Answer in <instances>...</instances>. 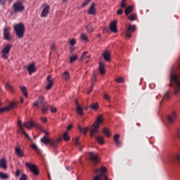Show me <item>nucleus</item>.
<instances>
[{"mask_svg":"<svg viewBox=\"0 0 180 180\" xmlns=\"http://www.w3.org/2000/svg\"><path fill=\"white\" fill-rule=\"evenodd\" d=\"M0 178L1 179H9V174L0 172Z\"/></svg>","mask_w":180,"mask_h":180,"instance_id":"f704fd0d","label":"nucleus"},{"mask_svg":"<svg viewBox=\"0 0 180 180\" xmlns=\"http://www.w3.org/2000/svg\"><path fill=\"white\" fill-rule=\"evenodd\" d=\"M70 135H68V132L63 133V140L65 141H70Z\"/></svg>","mask_w":180,"mask_h":180,"instance_id":"ea45409f","label":"nucleus"},{"mask_svg":"<svg viewBox=\"0 0 180 180\" xmlns=\"http://www.w3.org/2000/svg\"><path fill=\"white\" fill-rule=\"evenodd\" d=\"M89 158L91 160V161H92V162H94V164H98V162H99V154L98 153H95L94 152H90L89 153Z\"/></svg>","mask_w":180,"mask_h":180,"instance_id":"f8f14e48","label":"nucleus"},{"mask_svg":"<svg viewBox=\"0 0 180 180\" xmlns=\"http://www.w3.org/2000/svg\"><path fill=\"white\" fill-rule=\"evenodd\" d=\"M99 108V105L98 103L93 104L91 106V109H94V110H98V108Z\"/></svg>","mask_w":180,"mask_h":180,"instance_id":"09e8293b","label":"nucleus"},{"mask_svg":"<svg viewBox=\"0 0 180 180\" xmlns=\"http://www.w3.org/2000/svg\"><path fill=\"white\" fill-rule=\"evenodd\" d=\"M99 71L100 73L102 74V75H103V74L106 72V70H105V64L102 62L99 63Z\"/></svg>","mask_w":180,"mask_h":180,"instance_id":"a878e982","label":"nucleus"},{"mask_svg":"<svg viewBox=\"0 0 180 180\" xmlns=\"http://www.w3.org/2000/svg\"><path fill=\"white\" fill-rule=\"evenodd\" d=\"M49 110V107H44L42 109H41V112L43 114L47 112V111Z\"/></svg>","mask_w":180,"mask_h":180,"instance_id":"864d4df0","label":"nucleus"},{"mask_svg":"<svg viewBox=\"0 0 180 180\" xmlns=\"http://www.w3.org/2000/svg\"><path fill=\"white\" fill-rule=\"evenodd\" d=\"M14 32H15V35L18 39H23L25 37V33H26V27H25V24L20 22L16 24L13 27Z\"/></svg>","mask_w":180,"mask_h":180,"instance_id":"7ed1b4c3","label":"nucleus"},{"mask_svg":"<svg viewBox=\"0 0 180 180\" xmlns=\"http://www.w3.org/2000/svg\"><path fill=\"white\" fill-rule=\"evenodd\" d=\"M73 141L75 144V146H79V137H76L73 139Z\"/></svg>","mask_w":180,"mask_h":180,"instance_id":"49530a36","label":"nucleus"},{"mask_svg":"<svg viewBox=\"0 0 180 180\" xmlns=\"http://www.w3.org/2000/svg\"><path fill=\"white\" fill-rule=\"evenodd\" d=\"M176 158H177V160H180V155H176Z\"/></svg>","mask_w":180,"mask_h":180,"instance_id":"774afa93","label":"nucleus"},{"mask_svg":"<svg viewBox=\"0 0 180 180\" xmlns=\"http://www.w3.org/2000/svg\"><path fill=\"white\" fill-rule=\"evenodd\" d=\"M76 105H77V113L79 116H84V108L82 106L79 105L78 103V101L76 100Z\"/></svg>","mask_w":180,"mask_h":180,"instance_id":"aec40b11","label":"nucleus"},{"mask_svg":"<svg viewBox=\"0 0 180 180\" xmlns=\"http://www.w3.org/2000/svg\"><path fill=\"white\" fill-rule=\"evenodd\" d=\"M42 11L41 13V18H47L50 13V5L43 4L41 6Z\"/></svg>","mask_w":180,"mask_h":180,"instance_id":"1a4fd4ad","label":"nucleus"},{"mask_svg":"<svg viewBox=\"0 0 180 180\" xmlns=\"http://www.w3.org/2000/svg\"><path fill=\"white\" fill-rule=\"evenodd\" d=\"M176 117H178V112H176V111H172V112L168 117L169 123H174Z\"/></svg>","mask_w":180,"mask_h":180,"instance_id":"a211bd4d","label":"nucleus"},{"mask_svg":"<svg viewBox=\"0 0 180 180\" xmlns=\"http://www.w3.org/2000/svg\"><path fill=\"white\" fill-rule=\"evenodd\" d=\"M76 60H78V55H73L70 57V63H74Z\"/></svg>","mask_w":180,"mask_h":180,"instance_id":"a19ab883","label":"nucleus"},{"mask_svg":"<svg viewBox=\"0 0 180 180\" xmlns=\"http://www.w3.org/2000/svg\"><path fill=\"white\" fill-rule=\"evenodd\" d=\"M128 20H131V21H134L137 20V15L133 13L131 14L129 17H128Z\"/></svg>","mask_w":180,"mask_h":180,"instance_id":"e433bc0d","label":"nucleus"},{"mask_svg":"<svg viewBox=\"0 0 180 180\" xmlns=\"http://www.w3.org/2000/svg\"><path fill=\"white\" fill-rule=\"evenodd\" d=\"M170 98H171V96L169 95V91H167L165 94L163 98L160 101V103H162V101H168V99H170Z\"/></svg>","mask_w":180,"mask_h":180,"instance_id":"473e14b6","label":"nucleus"},{"mask_svg":"<svg viewBox=\"0 0 180 180\" xmlns=\"http://www.w3.org/2000/svg\"><path fill=\"white\" fill-rule=\"evenodd\" d=\"M136 30V25H129L125 32V36L130 39L131 37V33Z\"/></svg>","mask_w":180,"mask_h":180,"instance_id":"2eb2a0df","label":"nucleus"},{"mask_svg":"<svg viewBox=\"0 0 180 180\" xmlns=\"http://www.w3.org/2000/svg\"><path fill=\"white\" fill-rule=\"evenodd\" d=\"M93 89H94V85H91V86H90L89 91H87V94H91V92H92Z\"/></svg>","mask_w":180,"mask_h":180,"instance_id":"4d7b16f0","label":"nucleus"},{"mask_svg":"<svg viewBox=\"0 0 180 180\" xmlns=\"http://www.w3.org/2000/svg\"><path fill=\"white\" fill-rule=\"evenodd\" d=\"M5 88L6 89H7V91H9L10 92H15V90L13 89V87L12 86V85L9 83H6L5 84Z\"/></svg>","mask_w":180,"mask_h":180,"instance_id":"2f4dec72","label":"nucleus"},{"mask_svg":"<svg viewBox=\"0 0 180 180\" xmlns=\"http://www.w3.org/2000/svg\"><path fill=\"white\" fill-rule=\"evenodd\" d=\"M96 141H98L99 144H105V140H103V136H97Z\"/></svg>","mask_w":180,"mask_h":180,"instance_id":"72a5a7b5","label":"nucleus"},{"mask_svg":"<svg viewBox=\"0 0 180 180\" xmlns=\"http://www.w3.org/2000/svg\"><path fill=\"white\" fill-rule=\"evenodd\" d=\"M127 0H122L121 1V8H126L127 6Z\"/></svg>","mask_w":180,"mask_h":180,"instance_id":"79ce46f5","label":"nucleus"},{"mask_svg":"<svg viewBox=\"0 0 180 180\" xmlns=\"http://www.w3.org/2000/svg\"><path fill=\"white\" fill-rule=\"evenodd\" d=\"M103 57L105 61H110V52L105 51L103 53Z\"/></svg>","mask_w":180,"mask_h":180,"instance_id":"b1692460","label":"nucleus"},{"mask_svg":"<svg viewBox=\"0 0 180 180\" xmlns=\"http://www.w3.org/2000/svg\"><path fill=\"white\" fill-rule=\"evenodd\" d=\"M14 153L16 156L19 157L20 158H23V157H25V151L22 150L20 146H16L14 148Z\"/></svg>","mask_w":180,"mask_h":180,"instance_id":"ddd939ff","label":"nucleus"},{"mask_svg":"<svg viewBox=\"0 0 180 180\" xmlns=\"http://www.w3.org/2000/svg\"><path fill=\"white\" fill-rule=\"evenodd\" d=\"M62 78L65 81H68L70 79V72L65 71L62 74Z\"/></svg>","mask_w":180,"mask_h":180,"instance_id":"c85d7f7f","label":"nucleus"},{"mask_svg":"<svg viewBox=\"0 0 180 180\" xmlns=\"http://www.w3.org/2000/svg\"><path fill=\"white\" fill-rule=\"evenodd\" d=\"M50 140L51 139L48 138L47 136H44L41 139V143L45 144V146H47V144H50Z\"/></svg>","mask_w":180,"mask_h":180,"instance_id":"c756f323","label":"nucleus"},{"mask_svg":"<svg viewBox=\"0 0 180 180\" xmlns=\"http://www.w3.org/2000/svg\"><path fill=\"white\" fill-rule=\"evenodd\" d=\"M116 82H118V84H123L124 82V79L123 77H119L115 79Z\"/></svg>","mask_w":180,"mask_h":180,"instance_id":"37998d69","label":"nucleus"},{"mask_svg":"<svg viewBox=\"0 0 180 180\" xmlns=\"http://www.w3.org/2000/svg\"><path fill=\"white\" fill-rule=\"evenodd\" d=\"M103 134L107 136V137H110L111 134H110V131H109V129L108 128H104L103 130Z\"/></svg>","mask_w":180,"mask_h":180,"instance_id":"4c0bfd02","label":"nucleus"},{"mask_svg":"<svg viewBox=\"0 0 180 180\" xmlns=\"http://www.w3.org/2000/svg\"><path fill=\"white\" fill-rule=\"evenodd\" d=\"M86 30L89 32V33H92V32H94V27L91 25H88L86 26Z\"/></svg>","mask_w":180,"mask_h":180,"instance_id":"c03bdc74","label":"nucleus"},{"mask_svg":"<svg viewBox=\"0 0 180 180\" xmlns=\"http://www.w3.org/2000/svg\"><path fill=\"white\" fill-rule=\"evenodd\" d=\"M25 166L29 168L30 171L32 172L34 175H39V169L37 168V166L36 165L27 162H25Z\"/></svg>","mask_w":180,"mask_h":180,"instance_id":"6e6552de","label":"nucleus"},{"mask_svg":"<svg viewBox=\"0 0 180 180\" xmlns=\"http://www.w3.org/2000/svg\"><path fill=\"white\" fill-rule=\"evenodd\" d=\"M70 51H71V53H72V51H74V47H70Z\"/></svg>","mask_w":180,"mask_h":180,"instance_id":"338daca9","label":"nucleus"},{"mask_svg":"<svg viewBox=\"0 0 180 180\" xmlns=\"http://www.w3.org/2000/svg\"><path fill=\"white\" fill-rule=\"evenodd\" d=\"M80 40L82 41H89V38L88 37V35L85 33L81 34L80 35Z\"/></svg>","mask_w":180,"mask_h":180,"instance_id":"7c9ffc66","label":"nucleus"},{"mask_svg":"<svg viewBox=\"0 0 180 180\" xmlns=\"http://www.w3.org/2000/svg\"><path fill=\"white\" fill-rule=\"evenodd\" d=\"M72 127H74V126L72 125V124H71L67 127V130L70 131L71 130V129H72Z\"/></svg>","mask_w":180,"mask_h":180,"instance_id":"bf43d9fd","label":"nucleus"},{"mask_svg":"<svg viewBox=\"0 0 180 180\" xmlns=\"http://www.w3.org/2000/svg\"><path fill=\"white\" fill-rule=\"evenodd\" d=\"M31 148L34 150V151H36L37 153L39 151V148L37 147V145H36V143H32L31 146Z\"/></svg>","mask_w":180,"mask_h":180,"instance_id":"a18cd8bd","label":"nucleus"},{"mask_svg":"<svg viewBox=\"0 0 180 180\" xmlns=\"http://www.w3.org/2000/svg\"><path fill=\"white\" fill-rule=\"evenodd\" d=\"M17 126L18 127V132L20 133V134H23L28 139V140H30L32 141V138L29 137V135L25 131V127L28 130H30V129H32L33 127L34 126V122L32 121H27L22 124V121L19 120L17 122Z\"/></svg>","mask_w":180,"mask_h":180,"instance_id":"f03ea898","label":"nucleus"},{"mask_svg":"<svg viewBox=\"0 0 180 180\" xmlns=\"http://www.w3.org/2000/svg\"><path fill=\"white\" fill-rule=\"evenodd\" d=\"M44 102V96H39L38 101L34 102L33 106H35V108H40V105Z\"/></svg>","mask_w":180,"mask_h":180,"instance_id":"6ab92c4d","label":"nucleus"},{"mask_svg":"<svg viewBox=\"0 0 180 180\" xmlns=\"http://www.w3.org/2000/svg\"><path fill=\"white\" fill-rule=\"evenodd\" d=\"M11 49L12 44H8L1 50V57L4 60H8L9 58V53H11Z\"/></svg>","mask_w":180,"mask_h":180,"instance_id":"423d86ee","label":"nucleus"},{"mask_svg":"<svg viewBox=\"0 0 180 180\" xmlns=\"http://www.w3.org/2000/svg\"><path fill=\"white\" fill-rule=\"evenodd\" d=\"M103 122V118L102 117V115H99L96 122L92 125V129H91V137H93L96 134H98L99 132V125Z\"/></svg>","mask_w":180,"mask_h":180,"instance_id":"20e7f679","label":"nucleus"},{"mask_svg":"<svg viewBox=\"0 0 180 180\" xmlns=\"http://www.w3.org/2000/svg\"><path fill=\"white\" fill-rule=\"evenodd\" d=\"M25 5H23L22 1H15L13 4V9L15 13H18V12H23V11H25Z\"/></svg>","mask_w":180,"mask_h":180,"instance_id":"0eeeda50","label":"nucleus"},{"mask_svg":"<svg viewBox=\"0 0 180 180\" xmlns=\"http://www.w3.org/2000/svg\"><path fill=\"white\" fill-rule=\"evenodd\" d=\"M70 44L72 46H75L77 44V40L75 39H72L70 41Z\"/></svg>","mask_w":180,"mask_h":180,"instance_id":"8fccbe9b","label":"nucleus"},{"mask_svg":"<svg viewBox=\"0 0 180 180\" xmlns=\"http://www.w3.org/2000/svg\"><path fill=\"white\" fill-rule=\"evenodd\" d=\"M79 131H82V133H84V134H86V133H88V131H89V128L88 127H84V128H82L81 126L79 127Z\"/></svg>","mask_w":180,"mask_h":180,"instance_id":"58836bf2","label":"nucleus"},{"mask_svg":"<svg viewBox=\"0 0 180 180\" xmlns=\"http://www.w3.org/2000/svg\"><path fill=\"white\" fill-rule=\"evenodd\" d=\"M123 13V10L120 8L117 10V15H122Z\"/></svg>","mask_w":180,"mask_h":180,"instance_id":"13d9d810","label":"nucleus"},{"mask_svg":"<svg viewBox=\"0 0 180 180\" xmlns=\"http://www.w3.org/2000/svg\"><path fill=\"white\" fill-rule=\"evenodd\" d=\"M95 81H96V75H93L91 77V85L94 86V84H95Z\"/></svg>","mask_w":180,"mask_h":180,"instance_id":"de8ad7c7","label":"nucleus"},{"mask_svg":"<svg viewBox=\"0 0 180 180\" xmlns=\"http://www.w3.org/2000/svg\"><path fill=\"white\" fill-rule=\"evenodd\" d=\"M20 89L21 92L23 94V95L25 98H27V96H29V94H27V89H26V86H20Z\"/></svg>","mask_w":180,"mask_h":180,"instance_id":"cd10ccee","label":"nucleus"},{"mask_svg":"<svg viewBox=\"0 0 180 180\" xmlns=\"http://www.w3.org/2000/svg\"><path fill=\"white\" fill-rule=\"evenodd\" d=\"M58 143H61V138H58V139H51L49 141V144L51 147H57Z\"/></svg>","mask_w":180,"mask_h":180,"instance_id":"412c9836","label":"nucleus"},{"mask_svg":"<svg viewBox=\"0 0 180 180\" xmlns=\"http://www.w3.org/2000/svg\"><path fill=\"white\" fill-rule=\"evenodd\" d=\"M36 63H31L27 66V71H28L30 75L36 72Z\"/></svg>","mask_w":180,"mask_h":180,"instance_id":"4468645a","label":"nucleus"},{"mask_svg":"<svg viewBox=\"0 0 180 180\" xmlns=\"http://www.w3.org/2000/svg\"><path fill=\"white\" fill-rule=\"evenodd\" d=\"M85 58H89V54H88V51L83 53L82 57L80 58V60L82 61L83 60H85Z\"/></svg>","mask_w":180,"mask_h":180,"instance_id":"c9c22d12","label":"nucleus"},{"mask_svg":"<svg viewBox=\"0 0 180 180\" xmlns=\"http://www.w3.org/2000/svg\"><path fill=\"white\" fill-rule=\"evenodd\" d=\"M0 167H1L3 169H8V165L6 159L5 158H3L2 159L0 160Z\"/></svg>","mask_w":180,"mask_h":180,"instance_id":"5701e85b","label":"nucleus"},{"mask_svg":"<svg viewBox=\"0 0 180 180\" xmlns=\"http://www.w3.org/2000/svg\"><path fill=\"white\" fill-rule=\"evenodd\" d=\"M110 30L112 33H117V21L114 20L110 23Z\"/></svg>","mask_w":180,"mask_h":180,"instance_id":"f3484780","label":"nucleus"},{"mask_svg":"<svg viewBox=\"0 0 180 180\" xmlns=\"http://www.w3.org/2000/svg\"><path fill=\"white\" fill-rule=\"evenodd\" d=\"M46 81L48 82V84L46 86L47 91L53 88V86L54 85V79H53V77L51 75H49L47 77Z\"/></svg>","mask_w":180,"mask_h":180,"instance_id":"dca6fc26","label":"nucleus"},{"mask_svg":"<svg viewBox=\"0 0 180 180\" xmlns=\"http://www.w3.org/2000/svg\"><path fill=\"white\" fill-rule=\"evenodd\" d=\"M56 49V44H52L51 46V50H55Z\"/></svg>","mask_w":180,"mask_h":180,"instance_id":"680f3d73","label":"nucleus"},{"mask_svg":"<svg viewBox=\"0 0 180 180\" xmlns=\"http://www.w3.org/2000/svg\"><path fill=\"white\" fill-rule=\"evenodd\" d=\"M89 15H96V8H95V4H91L88 11Z\"/></svg>","mask_w":180,"mask_h":180,"instance_id":"4be33fe9","label":"nucleus"},{"mask_svg":"<svg viewBox=\"0 0 180 180\" xmlns=\"http://www.w3.org/2000/svg\"><path fill=\"white\" fill-rule=\"evenodd\" d=\"M51 112L52 113H57V108H55V107H51Z\"/></svg>","mask_w":180,"mask_h":180,"instance_id":"603ef678","label":"nucleus"},{"mask_svg":"<svg viewBox=\"0 0 180 180\" xmlns=\"http://www.w3.org/2000/svg\"><path fill=\"white\" fill-rule=\"evenodd\" d=\"M20 101L21 103H23L24 102L23 97H20Z\"/></svg>","mask_w":180,"mask_h":180,"instance_id":"69168bd1","label":"nucleus"},{"mask_svg":"<svg viewBox=\"0 0 180 180\" xmlns=\"http://www.w3.org/2000/svg\"><path fill=\"white\" fill-rule=\"evenodd\" d=\"M104 98H105L106 101H108V102H110V97H109V95H108V94H104Z\"/></svg>","mask_w":180,"mask_h":180,"instance_id":"5fc2aeb1","label":"nucleus"},{"mask_svg":"<svg viewBox=\"0 0 180 180\" xmlns=\"http://www.w3.org/2000/svg\"><path fill=\"white\" fill-rule=\"evenodd\" d=\"M16 107V103L15 102H11L8 105L0 108V113H4L5 112H9V110H12L13 108Z\"/></svg>","mask_w":180,"mask_h":180,"instance_id":"9d476101","label":"nucleus"},{"mask_svg":"<svg viewBox=\"0 0 180 180\" xmlns=\"http://www.w3.org/2000/svg\"><path fill=\"white\" fill-rule=\"evenodd\" d=\"M133 11H134V6H128L126 8H125V15H129V13H131L133 12Z\"/></svg>","mask_w":180,"mask_h":180,"instance_id":"bb28decb","label":"nucleus"},{"mask_svg":"<svg viewBox=\"0 0 180 180\" xmlns=\"http://www.w3.org/2000/svg\"><path fill=\"white\" fill-rule=\"evenodd\" d=\"M40 120L42 121L43 123H47V119L44 117H41Z\"/></svg>","mask_w":180,"mask_h":180,"instance_id":"6e6d98bb","label":"nucleus"},{"mask_svg":"<svg viewBox=\"0 0 180 180\" xmlns=\"http://www.w3.org/2000/svg\"><path fill=\"white\" fill-rule=\"evenodd\" d=\"M44 133L45 136H49V134H50V133H49V131H44Z\"/></svg>","mask_w":180,"mask_h":180,"instance_id":"0e129e2a","label":"nucleus"},{"mask_svg":"<svg viewBox=\"0 0 180 180\" xmlns=\"http://www.w3.org/2000/svg\"><path fill=\"white\" fill-rule=\"evenodd\" d=\"M119 139H120V135L118 134H115L114 136V141L117 146V147H120L122 146V142L119 141Z\"/></svg>","mask_w":180,"mask_h":180,"instance_id":"393cba45","label":"nucleus"},{"mask_svg":"<svg viewBox=\"0 0 180 180\" xmlns=\"http://www.w3.org/2000/svg\"><path fill=\"white\" fill-rule=\"evenodd\" d=\"M107 169L105 167L96 169L97 175L92 180H108V176L105 174Z\"/></svg>","mask_w":180,"mask_h":180,"instance_id":"39448f33","label":"nucleus"},{"mask_svg":"<svg viewBox=\"0 0 180 180\" xmlns=\"http://www.w3.org/2000/svg\"><path fill=\"white\" fill-rule=\"evenodd\" d=\"M4 37L8 41L12 40V36H11V27H6L4 29Z\"/></svg>","mask_w":180,"mask_h":180,"instance_id":"9b49d317","label":"nucleus"},{"mask_svg":"<svg viewBox=\"0 0 180 180\" xmlns=\"http://www.w3.org/2000/svg\"><path fill=\"white\" fill-rule=\"evenodd\" d=\"M170 81L174 84V95H179L180 93V74L178 68H172L170 74Z\"/></svg>","mask_w":180,"mask_h":180,"instance_id":"f257e3e1","label":"nucleus"},{"mask_svg":"<svg viewBox=\"0 0 180 180\" xmlns=\"http://www.w3.org/2000/svg\"><path fill=\"white\" fill-rule=\"evenodd\" d=\"M88 4H89V2L86 0L84 2H83L82 6H86V5H88Z\"/></svg>","mask_w":180,"mask_h":180,"instance_id":"052dcab7","label":"nucleus"},{"mask_svg":"<svg viewBox=\"0 0 180 180\" xmlns=\"http://www.w3.org/2000/svg\"><path fill=\"white\" fill-rule=\"evenodd\" d=\"M20 180H27V176H26L25 174H22L20 178Z\"/></svg>","mask_w":180,"mask_h":180,"instance_id":"3c124183","label":"nucleus"},{"mask_svg":"<svg viewBox=\"0 0 180 180\" xmlns=\"http://www.w3.org/2000/svg\"><path fill=\"white\" fill-rule=\"evenodd\" d=\"M20 175V170H17L16 173H15V176H19Z\"/></svg>","mask_w":180,"mask_h":180,"instance_id":"e2e57ef3","label":"nucleus"}]
</instances>
